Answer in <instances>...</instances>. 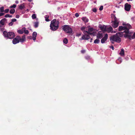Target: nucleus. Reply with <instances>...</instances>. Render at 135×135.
<instances>
[{
	"mask_svg": "<svg viewBox=\"0 0 135 135\" xmlns=\"http://www.w3.org/2000/svg\"><path fill=\"white\" fill-rule=\"evenodd\" d=\"M103 34L101 31H99L97 35V38H101L103 37Z\"/></svg>",
	"mask_w": 135,
	"mask_h": 135,
	"instance_id": "13",
	"label": "nucleus"
},
{
	"mask_svg": "<svg viewBox=\"0 0 135 135\" xmlns=\"http://www.w3.org/2000/svg\"><path fill=\"white\" fill-rule=\"evenodd\" d=\"M109 47L110 48H111L113 50H114V48L113 46L112 45L111 46H110Z\"/></svg>",
	"mask_w": 135,
	"mask_h": 135,
	"instance_id": "45",
	"label": "nucleus"
},
{
	"mask_svg": "<svg viewBox=\"0 0 135 135\" xmlns=\"http://www.w3.org/2000/svg\"><path fill=\"white\" fill-rule=\"evenodd\" d=\"M119 54L121 56H123L124 55V50L123 49H121Z\"/></svg>",
	"mask_w": 135,
	"mask_h": 135,
	"instance_id": "22",
	"label": "nucleus"
},
{
	"mask_svg": "<svg viewBox=\"0 0 135 135\" xmlns=\"http://www.w3.org/2000/svg\"><path fill=\"white\" fill-rule=\"evenodd\" d=\"M82 19L85 23L89 21V20L86 17H82Z\"/></svg>",
	"mask_w": 135,
	"mask_h": 135,
	"instance_id": "20",
	"label": "nucleus"
},
{
	"mask_svg": "<svg viewBox=\"0 0 135 135\" xmlns=\"http://www.w3.org/2000/svg\"><path fill=\"white\" fill-rule=\"evenodd\" d=\"M4 15V13H0V16H3Z\"/></svg>",
	"mask_w": 135,
	"mask_h": 135,
	"instance_id": "48",
	"label": "nucleus"
},
{
	"mask_svg": "<svg viewBox=\"0 0 135 135\" xmlns=\"http://www.w3.org/2000/svg\"><path fill=\"white\" fill-rule=\"evenodd\" d=\"M125 33L124 35V37L125 38H127L129 40H131V35L132 34L131 32H130L129 30L128 33Z\"/></svg>",
	"mask_w": 135,
	"mask_h": 135,
	"instance_id": "8",
	"label": "nucleus"
},
{
	"mask_svg": "<svg viewBox=\"0 0 135 135\" xmlns=\"http://www.w3.org/2000/svg\"><path fill=\"white\" fill-rule=\"evenodd\" d=\"M85 50H83L81 51V52L82 54L85 53Z\"/></svg>",
	"mask_w": 135,
	"mask_h": 135,
	"instance_id": "42",
	"label": "nucleus"
},
{
	"mask_svg": "<svg viewBox=\"0 0 135 135\" xmlns=\"http://www.w3.org/2000/svg\"><path fill=\"white\" fill-rule=\"evenodd\" d=\"M16 4H13L12 6H11L10 7V8H15L16 7Z\"/></svg>",
	"mask_w": 135,
	"mask_h": 135,
	"instance_id": "34",
	"label": "nucleus"
},
{
	"mask_svg": "<svg viewBox=\"0 0 135 135\" xmlns=\"http://www.w3.org/2000/svg\"><path fill=\"white\" fill-rule=\"evenodd\" d=\"M113 29L112 27H110L109 28H107L105 31L108 33L111 32L113 33Z\"/></svg>",
	"mask_w": 135,
	"mask_h": 135,
	"instance_id": "12",
	"label": "nucleus"
},
{
	"mask_svg": "<svg viewBox=\"0 0 135 135\" xmlns=\"http://www.w3.org/2000/svg\"><path fill=\"white\" fill-rule=\"evenodd\" d=\"M113 12L114 13H115V11H113Z\"/></svg>",
	"mask_w": 135,
	"mask_h": 135,
	"instance_id": "55",
	"label": "nucleus"
},
{
	"mask_svg": "<svg viewBox=\"0 0 135 135\" xmlns=\"http://www.w3.org/2000/svg\"><path fill=\"white\" fill-rule=\"evenodd\" d=\"M3 36L5 37L8 38H13L15 36V33L12 32H7L6 31H4L3 32Z\"/></svg>",
	"mask_w": 135,
	"mask_h": 135,
	"instance_id": "3",
	"label": "nucleus"
},
{
	"mask_svg": "<svg viewBox=\"0 0 135 135\" xmlns=\"http://www.w3.org/2000/svg\"><path fill=\"white\" fill-rule=\"evenodd\" d=\"M16 19L15 18L13 19L11 21L13 23V22H16Z\"/></svg>",
	"mask_w": 135,
	"mask_h": 135,
	"instance_id": "44",
	"label": "nucleus"
},
{
	"mask_svg": "<svg viewBox=\"0 0 135 135\" xmlns=\"http://www.w3.org/2000/svg\"><path fill=\"white\" fill-rule=\"evenodd\" d=\"M7 21L6 18H4L2 19L0 21V23L2 25H4L5 22Z\"/></svg>",
	"mask_w": 135,
	"mask_h": 135,
	"instance_id": "14",
	"label": "nucleus"
},
{
	"mask_svg": "<svg viewBox=\"0 0 135 135\" xmlns=\"http://www.w3.org/2000/svg\"><path fill=\"white\" fill-rule=\"evenodd\" d=\"M103 9V6H101L99 8V10L102 11Z\"/></svg>",
	"mask_w": 135,
	"mask_h": 135,
	"instance_id": "38",
	"label": "nucleus"
},
{
	"mask_svg": "<svg viewBox=\"0 0 135 135\" xmlns=\"http://www.w3.org/2000/svg\"><path fill=\"white\" fill-rule=\"evenodd\" d=\"M26 40V37L25 35L22 36V37L19 36H17L13 38L12 42L14 44L18 43L19 42L22 43L25 41Z\"/></svg>",
	"mask_w": 135,
	"mask_h": 135,
	"instance_id": "2",
	"label": "nucleus"
},
{
	"mask_svg": "<svg viewBox=\"0 0 135 135\" xmlns=\"http://www.w3.org/2000/svg\"><path fill=\"white\" fill-rule=\"evenodd\" d=\"M123 33L124 32H117L116 33V35L119 37H122L123 36H124Z\"/></svg>",
	"mask_w": 135,
	"mask_h": 135,
	"instance_id": "16",
	"label": "nucleus"
},
{
	"mask_svg": "<svg viewBox=\"0 0 135 135\" xmlns=\"http://www.w3.org/2000/svg\"><path fill=\"white\" fill-rule=\"evenodd\" d=\"M12 17V15H9L8 14H7L6 15H5V16H4V17L6 18L11 17Z\"/></svg>",
	"mask_w": 135,
	"mask_h": 135,
	"instance_id": "30",
	"label": "nucleus"
},
{
	"mask_svg": "<svg viewBox=\"0 0 135 135\" xmlns=\"http://www.w3.org/2000/svg\"><path fill=\"white\" fill-rule=\"evenodd\" d=\"M81 33H76V36H77L78 37H79V36H81Z\"/></svg>",
	"mask_w": 135,
	"mask_h": 135,
	"instance_id": "40",
	"label": "nucleus"
},
{
	"mask_svg": "<svg viewBox=\"0 0 135 135\" xmlns=\"http://www.w3.org/2000/svg\"><path fill=\"white\" fill-rule=\"evenodd\" d=\"M63 29L65 32L69 33H71L72 32V30L71 28L67 25H65L63 26Z\"/></svg>",
	"mask_w": 135,
	"mask_h": 135,
	"instance_id": "7",
	"label": "nucleus"
},
{
	"mask_svg": "<svg viewBox=\"0 0 135 135\" xmlns=\"http://www.w3.org/2000/svg\"><path fill=\"white\" fill-rule=\"evenodd\" d=\"M63 42L65 44H67L68 42V40L66 38H65L63 40Z\"/></svg>",
	"mask_w": 135,
	"mask_h": 135,
	"instance_id": "26",
	"label": "nucleus"
},
{
	"mask_svg": "<svg viewBox=\"0 0 135 135\" xmlns=\"http://www.w3.org/2000/svg\"><path fill=\"white\" fill-rule=\"evenodd\" d=\"M85 27H81V30L82 31H84V30H85Z\"/></svg>",
	"mask_w": 135,
	"mask_h": 135,
	"instance_id": "41",
	"label": "nucleus"
},
{
	"mask_svg": "<svg viewBox=\"0 0 135 135\" xmlns=\"http://www.w3.org/2000/svg\"><path fill=\"white\" fill-rule=\"evenodd\" d=\"M45 20L46 21L48 22L49 21V20L48 18L49 16L47 15L46 16Z\"/></svg>",
	"mask_w": 135,
	"mask_h": 135,
	"instance_id": "32",
	"label": "nucleus"
},
{
	"mask_svg": "<svg viewBox=\"0 0 135 135\" xmlns=\"http://www.w3.org/2000/svg\"><path fill=\"white\" fill-rule=\"evenodd\" d=\"M100 28L101 29L102 31H105L107 28L106 26L104 25H101L100 27Z\"/></svg>",
	"mask_w": 135,
	"mask_h": 135,
	"instance_id": "15",
	"label": "nucleus"
},
{
	"mask_svg": "<svg viewBox=\"0 0 135 135\" xmlns=\"http://www.w3.org/2000/svg\"><path fill=\"white\" fill-rule=\"evenodd\" d=\"M119 59V60L120 59L121 60V58H120V59Z\"/></svg>",
	"mask_w": 135,
	"mask_h": 135,
	"instance_id": "56",
	"label": "nucleus"
},
{
	"mask_svg": "<svg viewBox=\"0 0 135 135\" xmlns=\"http://www.w3.org/2000/svg\"><path fill=\"white\" fill-rule=\"evenodd\" d=\"M23 1H26V0H23Z\"/></svg>",
	"mask_w": 135,
	"mask_h": 135,
	"instance_id": "57",
	"label": "nucleus"
},
{
	"mask_svg": "<svg viewBox=\"0 0 135 135\" xmlns=\"http://www.w3.org/2000/svg\"><path fill=\"white\" fill-rule=\"evenodd\" d=\"M24 7V5H23L22 4L19 7V9L21 10Z\"/></svg>",
	"mask_w": 135,
	"mask_h": 135,
	"instance_id": "28",
	"label": "nucleus"
},
{
	"mask_svg": "<svg viewBox=\"0 0 135 135\" xmlns=\"http://www.w3.org/2000/svg\"><path fill=\"white\" fill-rule=\"evenodd\" d=\"M59 21L55 19L52 21L50 24V29L53 31H55L58 28Z\"/></svg>",
	"mask_w": 135,
	"mask_h": 135,
	"instance_id": "1",
	"label": "nucleus"
},
{
	"mask_svg": "<svg viewBox=\"0 0 135 135\" xmlns=\"http://www.w3.org/2000/svg\"><path fill=\"white\" fill-rule=\"evenodd\" d=\"M32 19H36V15L35 14H33L32 16Z\"/></svg>",
	"mask_w": 135,
	"mask_h": 135,
	"instance_id": "29",
	"label": "nucleus"
},
{
	"mask_svg": "<svg viewBox=\"0 0 135 135\" xmlns=\"http://www.w3.org/2000/svg\"><path fill=\"white\" fill-rule=\"evenodd\" d=\"M9 11V10L8 9H6L4 10V12L6 13H7Z\"/></svg>",
	"mask_w": 135,
	"mask_h": 135,
	"instance_id": "39",
	"label": "nucleus"
},
{
	"mask_svg": "<svg viewBox=\"0 0 135 135\" xmlns=\"http://www.w3.org/2000/svg\"><path fill=\"white\" fill-rule=\"evenodd\" d=\"M111 15V17H112V19L114 20L113 21H118L117 19L115 17V15L112 14Z\"/></svg>",
	"mask_w": 135,
	"mask_h": 135,
	"instance_id": "18",
	"label": "nucleus"
},
{
	"mask_svg": "<svg viewBox=\"0 0 135 135\" xmlns=\"http://www.w3.org/2000/svg\"><path fill=\"white\" fill-rule=\"evenodd\" d=\"M100 40L98 39H95L94 41V43L95 44H98L100 42Z\"/></svg>",
	"mask_w": 135,
	"mask_h": 135,
	"instance_id": "25",
	"label": "nucleus"
},
{
	"mask_svg": "<svg viewBox=\"0 0 135 135\" xmlns=\"http://www.w3.org/2000/svg\"><path fill=\"white\" fill-rule=\"evenodd\" d=\"M92 40H93V39L92 38H91V40H90V42H92Z\"/></svg>",
	"mask_w": 135,
	"mask_h": 135,
	"instance_id": "52",
	"label": "nucleus"
},
{
	"mask_svg": "<svg viewBox=\"0 0 135 135\" xmlns=\"http://www.w3.org/2000/svg\"><path fill=\"white\" fill-rule=\"evenodd\" d=\"M16 17L17 18H18L20 17V16L18 15H16Z\"/></svg>",
	"mask_w": 135,
	"mask_h": 135,
	"instance_id": "46",
	"label": "nucleus"
},
{
	"mask_svg": "<svg viewBox=\"0 0 135 135\" xmlns=\"http://www.w3.org/2000/svg\"><path fill=\"white\" fill-rule=\"evenodd\" d=\"M15 12V9H11L10 11L9 12L11 14H13Z\"/></svg>",
	"mask_w": 135,
	"mask_h": 135,
	"instance_id": "23",
	"label": "nucleus"
},
{
	"mask_svg": "<svg viewBox=\"0 0 135 135\" xmlns=\"http://www.w3.org/2000/svg\"><path fill=\"white\" fill-rule=\"evenodd\" d=\"M119 23V22L118 21H113L112 26L114 28H116L118 26Z\"/></svg>",
	"mask_w": 135,
	"mask_h": 135,
	"instance_id": "11",
	"label": "nucleus"
},
{
	"mask_svg": "<svg viewBox=\"0 0 135 135\" xmlns=\"http://www.w3.org/2000/svg\"><path fill=\"white\" fill-rule=\"evenodd\" d=\"M131 5L128 3H126L124 5V9L125 10L127 11H129L131 9Z\"/></svg>",
	"mask_w": 135,
	"mask_h": 135,
	"instance_id": "9",
	"label": "nucleus"
},
{
	"mask_svg": "<svg viewBox=\"0 0 135 135\" xmlns=\"http://www.w3.org/2000/svg\"><path fill=\"white\" fill-rule=\"evenodd\" d=\"M24 33L25 34H28L29 33V32H28V30H26V28H25V29H24Z\"/></svg>",
	"mask_w": 135,
	"mask_h": 135,
	"instance_id": "31",
	"label": "nucleus"
},
{
	"mask_svg": "<svg viewBox=\"0 0 135 135\" xmlns=\"http://www.w3.org/2000/svg\"><path fill=\"white\" fill-rule=\"evenodd\" d=\"M2 27V26H1V24H0V27Z\"/></svg>",
	"mask_w": 135,
	"mask_h": 135,
	"instance_id": "54",
	"label": "nucleus"
},
{
	"mask_svg": "<svg viewBox=\"0 0 135 135\" xmlns=\"http://www.w3.org/2000/svg\"><path fill=\"white\" fill-rule=\"evenodd\" d=\"M108 35L106 33L105 34L104 37L101 40V41L102 43L103 44L105 43V41L107 40L108 39Z\"/></svg>",
	"mask_w": 135,
	"mask_h": 135,
	"instance_id": "10",
	"label": "nucleus"
},
{
	"mask_svg": "<svg viewBox=\"0 0 135 135\" xmlns=\"http://www.w3.org/2000/svg\"><path fill=\"white\" fill-rule=\"evenodd\" d=\"M15 3L16 4H18V1H15Z\"/></svg>",
	"mask_w": 135,
	"mask_h": 135,
	"instance_id": "49",
	"label": "nucleus"
},
{
	"mask_svg": "<svg viewBox=\"0 0 135 135\" xmlns=\"http://www.w3.org/2000/svg\"><path fill=\"white\" fill-rule=\"evenodd\" d=\"M25 29V27L19 30H18V32L20 34H22L24 33V29Z\"/></svg>",
	"mask_w": 135,
	"mask_h": 135,
	"instance_id": "19",
	"label": "nucleus"
},
{
	"mask_svg": "<svg viewBox=\"0 0 135 135\" xmlns=\"http://www.w3.org/2000/svg\"><path fill=\"white\" fill-rule=\"evenodd\" d=\"M128 25H130L129 23L126 24L125 23H124V22L123 23H122V25L123 26H127V27Z\"/></svg>",
	"mask_w": 135,
	"mask_h": 135,
	"instance_id": "33",
	"label": "nucleus"
},
{
	"mask_svg": "<svg viewBox=\"0 0 135 135\" xmlns=\"http://www.w3.org/2000/svg\"><path fill=\"white\" fill-rule=\"evenodd\" d=\"M79 15L78 13H76L75 14V16L76 17H77L79 16Z\"/></svg>",
	"mask_w": 135,
	"mask_h": 135,
	"instance_id": "43",
	"label": "nucleus"
},
{
	"mask_svg": "<svg viewBox=\"0 0 135 135\" xmlns=\"http://www.w3.org/2000/svg\"><path fill=\"white\" fill-rule=\"evenodd\" d=\"M33 0H28V1L30 2H31Z\"/></svg>",
	"mask_w": 135,
	"mask_h": 135,
	"instance_id": "51",
	"label": "nucleus"
},
{
	"mask_svg": "<svg viewBox=\"0 0 135 135\" xmlns=\"http://www.w3.org/2000/svg\"><path fill=\"white\" fill-rule=\"evenodd\" d=\"M131 38H132V39H134L135 38V32H134L133 35L131 36Z\"/></svg>",
	"mask_w": 135,
	"mask_h": 135,
	"instance_id": "35",
	"label": "nucleus"
},
{
	"mask_svg": "<svg viewBox=\"0 0 135 135\" xmlns=\"http://www.w3.org/2000/svg\"><path fill=\"white\" fill-rule=\"evenodd\" d=\"M128 25L127 27L122 26H119L118 27V31H121L124 30L123 32L125 33H128L129 32V30L132 28L131 25Z\"/></svg>",
	"mask_w": 135,
	"mask_h": 135,
	"instance_id": "4",
	"label": "nucleus"
},
{
	"mask_svg": "<svg viewBox=\"0 0 135 135\" xmlns=\"http://www.w3.org/2000/svg\"><path fill=\"white\" fill-rule=\"evenodd\" d=\"M27 38H28L31 39L32 38V37L31 36H28L27 37Z\"/></svg>",
	"mask_w": 135,
	"mask_h": 135,
	"instance_id": "47",
	"label": "nucleus"
},
{
	"mask_svg": "<svg viewBox=\"0 0 135 135\" xmlns=\"http://www.w3.org/2000/svg\"><path fill=\"white\" fill-rule=\"evenodd\" d=\"M13 23L11 21L8 24V25L9 26H11L13 24Z\"/></svg>",
	"mask_w": 135,
	"mask_h": 135,
	"instance_id": "37",
	"label": "nucleus"
},
{
	"mask_svg": "<svg viewBox=\"0 0 135 135\" xmlns=\"http://www.w3.org/2000/svg\"><path fill=\"white\" fill-rule=\"evenodd\" d=\"M83 33L85 35H83L81 39H80L81 40H88L90 38L89 35H91L93 34L92 33L89 32L87 31H83Z\"/></svg>",
	"mask_w": 135,
	"mask_h": 135,
	"instance_id": "5",
	"label": "nucleus"
},
{
	"mask_svg": "<svg viewBox=\"0 0 135 135\" xmlns=\"http://www.w3.org/2000/svg\"><path fill=\"white\" fill-rule=\"evenodd\" d=\"M37 33L35 32H33L32 33V39L35 40L36 39V37L37 36Z\"/></svg>",
	"mask_w": 135,
	"mask_h": 135,
	"instance_id": "17",
	"label": "nucleus"
},
{
	"mask_svg": "<svg viewBox=\"0 0 135 135\" xmlns=\"http://www.w3.org/2000/svg\"><path fill=\"white\" fill-rule=\"evenodd\" d=\"M34 26L35 28L37 27L39 25V22L38 21L34 23Z\"/></svg>",
	"mask_w": 135,
	"mask_h": 135,
	"instance_id": "21",
	"label": "nucleus"
},
{
	"mask_svg": "<svg viewBox=\"0 0 135 135\" xmlns=\"http://www.w3.org/2000/svg\"><path fill=\"white\" fill-rule=\"evenodd\" d=\"M111 43H112V44H113L114 43V41H112V40H111Z\"/></svg>",
	"mask_w": 135,
	"mask_h": 135,
	"instance_id": "50",
	"label": "nucleus"
},
{
	"mask_svg": "<svg viewBox=\"0 0 135 135\" xmlns=\"http://www.w3.org/2000/svg\"><path fill=\"white\" fill-rule=\"evenodd\" d=\"M110 41L112 40L118 43H120L121 42V38L118 36L116 34L110 36Z\"/></svg>",
	"mask_w": 135,
	"mask_h": 135,
	"instance_id": "6",
	"label": "nucleus"
},
{
	"mask_svg": "<svg viewBox=\"0 0 135 135\" xmlns=\"http://www.w3.org/2000/svg\"><path fill=\"white\" fill-rule=\"evenodd\" d=\"M4 11V7H1L0 8V13L3 12Z\"/></svg>",
	"mask_w": 135,
	"mask_h": 135,
	"instance_id": "27",
	"label": "nucleus"
},
{
	"mask_svg": "<svg viewBox=\"0 0 135 135\" xmlns=\"http://www.w3.org/2000/svg\"><path fill=\"white\" fill-rule=\"evenodd\" d=\"M134 50H135V48H134Z\"/></svg>",
	"mask_w": 135,
	"mask_h": 135,
	"instance_id": "58",
	"label": "nucleus"
},
{
	"mask_svg": "<svg viewBox=\"0 0 135 135\" xmlns=\"http://www.w3.org/2000/svg\"><path fill=\"white\" fill-rule=\"evenodd\" d=\"M94 30V29L93 27L89 28L88 30V32H93Z\"/></svg>",
	"mask_w": 135,
	"mask_h": 135,
	"instance_id": "24",
	"label": "nucleus"
},
{
	"mask_svg": "<svg viewBox=\"0 0 135 135\" xmlns=\"http://www.w3.org/2000/svg\"><path fill=\"white\" fill-rule=\"evenodd\" d=\"M133 0H127V1H132Z\"/></svg>",
	"mask_w": 135,
	"mask_h": 135,
	"instance_id": "53",
	"label": "nucleus"
},
{
	"mask_svg": "<svg viewBox=\"0 0 135 135\" xmlns=\"http://www.w3.org/2000/svg\"><path fill=\"white\" fill-rule=\"evenodd\" d=\"M92 11L94 12H97V9L96 8H94L92 9Z\"/></svg>",
	"mask_w": 135,
	"mask_h": 135,
	"instance_id": "36",
	"label": "nucleus"
}]
</instances>
